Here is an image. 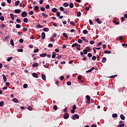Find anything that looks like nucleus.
<instances>
[{"label":"nucleus","instance_id":"1","mask_svg":"<svg viewBox=\"0 0 127 127\" xmlns=\"http://www.w3.org/2000/svg\"><path fill=\"white\" fill-rule=\"evenodd\" d=\"M22 17H26L27 16V12L26 11H23L21 13Z\"/></svg>","mask_w":127,"mask_h":127},{"label":"nucleus","instance_id":"2","mask_svg":"<svg viewBox=\"0 0 127 127\" xmlns=\"http://www.w3.org/2000/svg\"><path fill=\"white\" fill-rule=\"evenodd\" d=\"M72 120H76V119H79V115L77 114H74L72 116Z\"/></svg>","mask_w":127,"mask_h":127},{"label":"nucleus","instance_id":"3","mask_svg":"<svg viewBox=\"0 0 127 127\" xmlns=\"http://www.w3.org/2000/svg\"><path fill=\"white\" fill-rule=\"evenodd\" d=\"M64 118L65 119V120H67V119L69 118V114L68 113H66L64 114Z\"/></svg>","mask_w":127,"mask_h":127},{"label":"nucleus","instance_id":"4","mask_svg":"<svg viewBox=\"0 0 127 127\" xmlns=\"http://www.w3.org/2000/svg\"><path fill=\"white\" fill-rule=\"evenodd\" d=\"M15 13H20L21 12V9H16L14 10Z\"/></svg>","mask_w":127,"mask_h":127},{"label":"nucleus","instance_id":"5","mask_svg":"<svg viewBox=\"0 0 127 127\" xmlns=\"http://www.w3.org/2000/svg\"><path fill=\"white\" fill-rule=\"evenodd\" d=\"M95 69V67H92L91 69L86 71V73H90Z\"/></svg>","mask_w":127,"mask_h":127},{"label":"nucleus","instance_id":"6","mask_svg":"<svg viewBox=\"0 0 127 127\" xmlns=\"http://www.w3.org/2000/svg\"><path fill=\"white\" fill-rule=\"evenodd\" d=\"M4 83H6V80H7V78H6V76H5V75L3 74L2 75Z\"/></svg>","mask_w":127,"mask_h":127},{"label":"nucleus","instance_id":"7","mask_svg":"<svg viewBox=\"0 0 127 127\" xmlns=\"http://www.w3.org/2000/svg\"><path fill=\"white\" fill-rule=\"evenodd\" d=\"M32 76L34 77V78H38V74L35 72L32 73Z\"/></svg>","mask_w":127,"mask_h":127},{"label":"nucleus","instance_id":"8","mask_svg":"<svg viewBox=\"0 0 127 127\" xmlns=\"http://www.w3.org/2000/svg\"><path fill=\"white\" fill-rule=\"evenodd\" d=\"M95 21L98 23V24H101L102 23V21H100V18H97L95 19Z\"/></svg>","mask_w":127,"mask_h":127},{"label":"nucleus","instance_id":"9","mask_svg":"<svg viewBox=\"0 0 127 127\" xmlns=\"http://www.w3.org/2000/svg\"><path fill=\"white\" fill-rule=\"evenodd\" d=\"M38 63H34L33 64H32V67L33 68H35L36 67H38Z\"/></svg>","mask_w":127,"mask_h":127},{"label":"nucleus","instance_id":"10","mask_svg":"<svg viewBox=\"0 0 127 127\" xmlns=\"http://www.w3.org/2000/svg\"><path fill=\"white\" fill-rule=\"evenodd\" d=\"M10 16L12 20H14V14H13V13H10Z\"/></svg>","mask_w":127,"mask_h":127},{"label":"nucleus","instance_id":"11","mask_svg":"<svg viewBox=\"0 0 127 127\" xmlns=\"http://www.w3.org/2000/svg\"><path fill=\"white\" fill-rule=\"evenodd\" d=\"M40 57H45L46 56H47V53H43L40 55Z\"/></svg>","mask_w":127,"mask_h":127},{"label":"nucleus","instance_id":"12","mask_svg":"<svg viewBox=\"0 0 127 127\" xmlns=\"http://www.w3.org/2000/svg\"><path fill=\"white\" fill-rule=\"evenodd\" d=\"M76 49L78 50V51H80V50H81V46H80V45L77 44V45L76 46Z\"/></svg>","mask_w":127,"mask_h":127},{"label":"nucleus","instance_id":"13","mask_svg":"<svg viewBox=\"0 0 127 127\" xmlns=\"http://www.w3.org/2000/svg\"><path fill=\"white\" fill-rule=\"evenodd\" d=\"M104 53L105 54H111V53H112V52L111 51L106 50L104 51Z\"/></svg>","mask_w":127,"mask_h":127},{"label":"nucleus","instance_id":"14","mask_svg":"<svg viewBox=\"0 0 127 127\" xmlns=\"http://www.w3.org/2000/svg\"><path fill=\"white\" fill-rule=\"evenodd\" d=\"M42 39H45V33H44V32H42Z\"/></svg>","mask_w":127,"mask_h":127},{"label":"nucleus","instance_id":"15","mask_svg":"<svg viewBox=\"0 0 127 127\" xmlns=\"http://www.w3.org/2000/svg\"><path fill=\"white\" fill-rule=\"evenodd\" d=\"M120 118H121V120H123V121H125V116L124 115L121 114L120 115Z\"/></svg>","mask_w":127,"mask_h":127},{"label":"nucleus","instance_id":"16","mask_svg":"<svg viewBox=\"0 0 127 127\" xmlns=\"http://www.w3.org/2000/svg\"><path fill=\"white\" fill-rule=\"evenodd\" d=\"M52 12H57V8H53L52 9Z\"/></svg>","mask_w":127,"mask_h":127},{"label":"nucleus","instance_id":"17","mask_svg":"<svg viewBox=\"0 0 127 127\" xmlns=\"http://www.w3.org/2000/svg\"><path fill=\"white\" fill-rule=\"evenodd\" d=\"M42 78L44 81H45L46 80V76L44 74H42Z\"/></svg>","mask_w":127,"mask_h":127},{"label":"nucleus","instance_id":"18","mask_svg":"<svg viewBox=\"0 0 127 127\" xmlns=\"http://www.w3.org/2000/svg\"><path fill=\"white\" fill-rule=\"evenodd\" d=\"M106 61H107V58H103L102 60V63H105Z\"/></svg>","mask_w":127,"mask_h":127},{"label":"nucleus","instance_id":"19","mask_svg":"<svg viewBox=\"0 0 127 127\" xmlns=\"http://www.w3.org/2000/svg\"><path fill=\"white\" fill-rule=\"evenodd\" d=\"M64 6V7H67V6H69V4L67 2H64L63 4Z\"/></svg>","mask_w":127,"mask_h":127},{"label":"nucleus","instance_id":"20","mask_svg":"<svg viewBox=\"0 0 127 127\" xmlns=\"http://www.w3.org/2000/svg\"><path fill=\"white\" fill-rule=\"evenodd\" d=\"M69 6L70 8H73L74 7V4L73 3H70Z\"/></svg>","mask_w":127,"mask_h":127},{"label":"nucleus","instance_id":"21","mask_svg":"<svg viewBox=\"0 0 127 127\" xmlns=\"http://www.w3.org/2000/svg\"><path fill=\"white\" fill-rule=\"evenodd\" d=\"M37 27L38 28H43V27H44V26L40 25V24H38V25L37 26Z\"/></svg>","mask_w":127,"mask_h":127},{"label":"nucleus","instance_id":"22","mask_svg":"<svg viewBox=\"0 0 127 127\" xmlns=\"http://www.w3.org/2000/svg\"><path fill=\"white\" fill-rule=\"evenodd\" d=\"M35 11H37L39 9V7L38 6H35L34 7Z\"/></svg>","mask_w":127,"mask_h":127},{"label":"nucleus","instance_id":"23","mask_svg":"<svg viewBox=\"0 0 127 127\" xmlns=\"http://www.w3.org/2000/svg\"><path fill=\"white\" fill-rule=\"evenodd\" d=\"M86 98L87 101H91V97H90V96L86 95Z\"/></svg>","mask_w":127,"mask_h":127},{"label":"nucleus","instance_id":"24","mask_svg":"<svg viewBox=\"0 0 127 127\" xmlns=\"http://www.w3.org/2000/svg\"><path fill=\"white\" fill-rule=\"evenodd\" d=\"M10 44L12 45V46H14V43L13 42V40L11 39L10 41Z\"/></svg>","mask_w":127,"mask_h":127},{"label":"nucleus","instance_id":"25","mask_svg":"<svg viewBox=\"0 0 127 127\" xmlns=\"http://www.w3.org/2000/svg\"><path fill=\"white\" fill-rule=\"evenodd\" d=\"M43 31H45V32H47L49 31V29L48 28H45L43 29Z\"/></svg>","mask_w":127,"mask_h":127},{"label":"nucleus","instance_id":"26","mask_svg":"<svg viewBox=\"0 0 127 127\" xmlns=\"http://www.w3.org/2000/svg\"><path fill=\"white\" fill-rule=\"evenodd\" d=\"M42 15L44 17H47L48 16V15L46 14L45 13H42Z\"/></svg>","mask_w":127,"mask_h":127},{"label":"nucleus","instance_id":"27","mask_svg":"<svg viewBox=\"0 0 127 127\" xmlns=\"http://www.w3.org/2000/svg\"><path fill=\"white\" fill-rule=\"evenodd\" d=\"M24 22H25V23H27V22H28V19L27 18H24L23 20Z\"/></svg>","mask_w":127,"mask_h":127},{"label":"nucleus","instance_id":"28","mask_svg":"<svg viewBox=\"0 0 127 127\" xmlns=\"http://www.w3.org/2000/svg\"><path fill=\"white\" fill-rule=\"evenodd\" d=\"M63 36L65 37V38H68V35H67V34L66 33H64L63 34Z\"/></svg>","mask_w":127,"mask_h":127},{"label":"nucleus","instance_id":"29","mask_svg":"<svg viewBox=\"0 0 127 127\" xmlns=\"http://www.w3.org/2000/svg\"><path fill=\"white\" fill-rule=\"evenodd\" d=\"M13 101L14 103H18V100H17V99H16V98H13Z\"/></svg>","mask_w":127,"mask_h":127},{"label":"nucleus","instance_id":"30","mask_svg":"<svg viewBox=\"0 0 127 127\" xmlns=\"http://www.w3.org/2000/svg\"><path fill=\"white\" fill-rule=\"evenodd\" d=\"M83 34H88V30H84L83 31Z\"/></svg>","mask_w":127,"mask_h":127},{"label":"nucleus","instance_id":"31","mask_svg":"<svg viewBox=\"0 0 127 127\" xmlns=\"http://www.w3.org/2000/svg\"><path fill=\"white\" fill-rule=\"evenodd\" d=\"M19 2H20V1L19 0H17L15 2V5L17 6L18 5V4H19Z\"/></svg>","mask_w":127,"mask_h":127},{"label":"nucleus","instance_id":"32","mask_svg":"<svg viewBox=\"0 0 127 127\" xmlns=\"http://www.w3.org/2000/svg\"><path fill=\"white\" fill-rule=\"evenodd\" d=\"M20 6H21V7H24L25 6V5L24 4V3H20L19 4Z\"/></svg>","mask_w":127,"mask_h":127},{"label":"nucleus","instance_id":"33","mask_svg":"<svg viewBox=\"0 0 127 127\" xmlns=\"http://www.w3.org/2000/svg\"><path fill=\"white\" fill-rule=\"evenodd\" d=\"M77 45H78L77 43H74L72 45V47L74 48V47H76V46L77 47Z\"/></svg>","mask_w":127,"mask_h":127},{"label":"nucleus","instance_id":"34","mask_svg":"<svg viewBox=\"0 0 127 127\" xmlns=\"http://www.w3.org/2000/svg\"><path fill=\"white\" fill-rule=\"evenodd\" d=\"M70 24H71V25H73V26H75V23H74V21H72L70 22Z\"/></svg>","mask_w":127,"mask_h":127},{"label":"nucleus","instance_id":"35","mask_svg":"<svg viewBox=\"0 0 127 127\" xmlns=\"http://www.w3.org/2000/svg\"><path fill=\"white\" fill-rule=\"evenodd\" d=\"M4 104V102L3 101H1L0 102V107H2Z\"/></svg>","mask_w":127,"mask_h":127},{"label":"nucleus","instance_id":"36","mask_svg":"<svg viewBox=\"0 0 127 127\" xmlns=\"http://www.w3.org/2000/svg\"><path fill=\"white\" fill-rule=\"evenodd\" d=\"M125 127V124H119V125L118 126V127Z\"/></svg>","mask_w":127,"mask_h":127},{"label":"nucleus","instance_id":"37","mask_svg":"<svg viewBox=\"0 0 127 127\" xmlns=\"http://www.w3.org/2000/svg\"><path fill=\"white\" fill-rule=\"evenodd\" d=\"M113 118H117L118 117V114H113L112 115Z\"/></svg>","mask_w":127,"mask_h":127},{"label":"nucleus","instance_id":"38","mask_svg":"<svg viewBox=\"0 0 127 127\" xmlns=\"http://www.w3.org/2000/svg\"><path fill=\"white\" fill-rule=\"evenodd\" d=\"M40 9L41 11H45V8L44 7H41Z\"/></svg>","mask_w":127,"mask_h":127},{"label":"nucleus","instance_id":"39","mask_svg":"<svg viewBox=\"0 0 127 127\" xmlns=\"http://www.w3.org/2000/svg\"><path fill=\"white\" fill-rule=\"evenodd\" d=\"M34 13V12H33V11H30L29 12V14L30 15H32Z\"/></svg>","mask_w":127,"mask_h":127},{"label":"nucleus","instance_id":"40","mask_svg":"<svg viewBox=\"0 0 127 127\" xmlns=\"http://www.w3.org/2000/svg\"><path fill=\"white\" fill-rule=\"evenodd\" d=\"M0 20H1L2 21H3L4 20V17H3V16H1L0 17Z\"/></svg>","mask_w":127,"mask_h":127},{"label":"nucleus","instance_id":"41","mask_svg":"<svg viewBox=\"0 0 127 127\" xmlns=\"http://www.w3.org/2000/svg\"><path fill=\"white\" fill-rule=\"evenodd\" d=\"M77 16H78V17L81 16V12L78 11L77 13Z\"/></svg>","mask_w":127,"mask_h":127},{"label":"nucleus","instance_id":"42","mask_svg":"<svg viewBox=\"0 0 127 127\" xmlns=\"http://www.w3.org/2000/svg\"><path fill=\"white\" fill-rule=\"evenodd\" d=\"M10 60H12V57H9L7 58V61H8V62H9V61H10Z\"/></svg>","mask_w":127,"mask_h":127},{"label":"nucleus","instance_id":"43","mask_svg":"<svg viewBox=\"0 0 127 127\" xmlns=\"http://www.w3.org/2000/svg\"><path fill=\"white\" fill-rule=\"evenodd\" d=\"M16 28H20L21 27V26H20V24H17L16 25Z\"/></svg>","mask_w":127,"mask_h":127},{"label":"nucleus","instance_id":"44","mask_svg":"<svg viewBox=\"0 0 127 127\" xmlns=\"http://www.w3.org/2000/svg\"><path fill=\"white\" fill-rule=\"evenodd\" d=\"M113 22H114V23H115V24H117V25H118V24H120V22H117V21H116V20H113Z\"/></svg>","mask_w":127,"mask_h":127},{"label":"nucleus","instance_id":"45","mask_svg":"<svg viewBox=\"0 0 127 127\" xmlns=\"http://www.w3.org/2000/svg\"><path fill=\"white\" fill-rule=\"evenodd\" d=\"M18 35H20V36H23V34L21 32H18Z\"/></svg>","mask_w":127,"mask_h":127},{"label":"nucleus","instance_id":"46","mask_svg":"<svg viewBox=\"0 0 127 127\" xmlns=\"http://www.w3.org/2000/svg\"><path fill=\"white\" fill-rule=\"evenodd\" d=\"M39 51V49H35L34 50V53H37V52H38Z\"/></svg>","mask_w":127,"mask_h":127},{"label":"nucleus","instance_id":"47","mask_svg":"<svg viewBox=\"0 0 127 127\" xmlns=\"http://www.w3.org/2000/svg\"><path fill=\"white\" fill-rule=\"evenodd\" d=\"M116 77H118V75H112L109 77V78H112L113 79H114V78H116Z\"/></svg>","mask_w":127,"mask_h":127},{"label":"nucleus","instance_id":"48","mask_svg":"<svg viewBox=\"0 0 127 127\" xmlns=\"http://www.w3.org/2000/svg\"><path fill=\"white\" fill-rule=\"evenodd\" d=\"M60 9L61 11H64V8L63 6H61Z\"/></svg>","mask_w":127,"mask_h":127},{"label":"nucleus","instance_id":"49","mask_svg":"<svg viewBox=\"0 0 127 127\" xmlns=\"http://www.w3.org/2000/svg\"><path fill=\"white\" fill-rule=\"evenodd\" d=\"M101 45H102V43L101 42H99L97 45V47H100V46H101Z\"/></svg>","mask_w":127,"mask_h":127},{"label":"nucleus","instance_id":"50","mask_svg":"<svg viewBox=\"0 0 127 127\" xmlns=\"http://www.w3.org/2000/svg\"><path fill=\"white\" fill-rule=\"evenodd\" d=\"M87 56L89 58H91L93 56V55L92 54V53H88Z\"/></svg>","mask_w":127,"mask_h":127},{"label":"nucleus","instance_id":"51","mask_svg":"<svg viewBox=\"0 0 127 127\" xmlns=\"http://www.w3.org/2000/svg\"><path fill=\"white\" fill-rule=\"evenodd\" d=\"M27 87H28V85H27V84H24L23 85V88H24V89H26V88H27Z\"/></svg>","mask_w":127,"mask_h":127},{"label":"nucleus","instance_id":"52","mask_svg":"<svg viewBox=\"0 0 127 127\" xmlns=\"http://www.w3.org/2000/svg\"><path fill=\"white\" fill-rule=\"evenodd\" d=\"M27 109L29 110V111H31L32 110L33 108L31 106H28Z\"/></svg>","mask_w":127,"mask_h":127},{"label":"nucleus","instance_id":"53","mask_svg":"<svg viewBox=\"0 0 127 127\" xmlns=\"http://www.w3.org/2000/svg\"><path fill=\"white\" fill-rule=\"evenodd\" d=\"M77 79L78 80H81V79H82V76L78 75L77 76Z\"/></svg>","mask_w":127,"mask_h":127},{"label":"nucleus","instance_id":"54","mask_svg":"<svg viewBox=\"0 0 127 127\" xmlns=\"http://www.w3.org/2000/svg\"><path fill=\"white\" fill-rule=\"evenodd\" d=\"M78 43H79L80 44H81V43H82L83 42V41H82V40H81L80 39H79L78 40Z\"/></svg>","mask_w":127,"mask_h":127},{"label":"nucleus","instance_id":"55","mask_svg":"<svg viewBox=\"0 0 127 127\" xmlns=\"http://www.w3.org/2000/svg\"><path fill=\"white\" fill-rule=\"evenodd\" d=\"M96 59H97V57L95 56H93L92 57V60H96Z\"/></svg>","mask_w":127,"mask_h":127},{"label":"nucleus","instance_id":"56","mask_svg":"<svg viewBox=\"0 0 127 127\" xmlns=\"http://www.w3.org/2000/svg\"><path fill=\"white\" fill-rule=\"evenodd\" d=\"M16 22L17 23H20V22H21V20H20V19H16Z\"/></svg>","mask_w":127,"mask_h":127},{"label":"nucleus","instance_id":"57","mask_svg":"<svg viewBox=\"0 0 127 127\" xmlns=\"http://www.w3.org/2000/svg\"><path fill=\"white\" fill-rule=\"evenodd\" d=\"M18 52H23V49H19L17 50Z\"/></svg>","mask_w":127,"mask_h":127},{"label":"nucleus","instance_id":"58","mask_svg":"<svg viewBox=\"0 0 127 127\" xmlns=\"http://www.w3.org/2000/svg\"><path fill=\"white\" fill-rule=\"evenodd\" d=\"M57 106H56V105H55V106H54V107H53V108H54V110H55V111H57Z\"/></svg>","mask_w":127,"mask_h":127},{"label":"nucleus","instance_id":"59","mask_svg":"<svg viewBox=\"0 0 127 127\" xmlns=\"http://www.w3.org/2000/svg\"><path fill=\"white\" fill-rule=\"evenodd\" d=\"M83 52H84V54H87V53H88V51H87V50H83Z\"/></svg>","mask_w":127,"mask_h":127},{"label":"nucleus","instance_id":"60","mask_svg":"<svg viewBox=\"0 0 127 127\" xmlns=\"http://www.w3.org/2000/svg\"><path fill=\"white\" fill-rule=\"evenodd\" d=\"M1 5H2V6H5V2H1Z\"/></svg>","mask_w":127,"mask_h":127},{"label":"nucleus","instance_id":"61","mask_svg":"<svg viewBox=\"0 0 127 127\" xmlns=\"http://www.w3.org/2000/svg\"><path fill=\"white\" fill-rule=\"evenodd\" d=\"M91 49L89 47H87L86 48H85V50H87V51H90V50Z\"/></svg>","mask_w":127,"mask_h":127},{"label":"nucleus","instance_id":"62","mask_svg":"<svg viewBox=\"0 0 127 127\" xmlns=\"http://www.w3.org/2000/svg\"><path fill=\"white\" fill-rule=\"evenodd\" d=\"M19 42L20 43H23V39H20Z\"/></svg>","mask_w":127,"mask_h":127},{"label":"nucleus","instance_id":"63","mask_svg":"<svg viewBox=\"0 0 127 127\" xmlns=\"http://www.w3.org/2000/svg\"><path fill=\"white\" fill-rule=\"evenodd\" d=\"M63 11H64V13H65V14L68 13V10H67V9H65V10H64Z\"/></svg>","mask_w":127,"mask_h":127},{"label":"nucleus","instance_id":"64","mask_svg":"<svg viewBox=\"0 0 127 127\" xmlns=\"http://www.w3.org/2000/svg\"><path fill=\"white\" fill-rule=\"evenodd\" d=\"M56 14H57V16H58V17H59V16H60V12H59V11L57 12Z\"/></svg>","mask_w":127,"mask_h":127}]
</instances>
